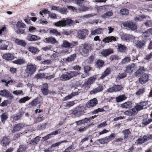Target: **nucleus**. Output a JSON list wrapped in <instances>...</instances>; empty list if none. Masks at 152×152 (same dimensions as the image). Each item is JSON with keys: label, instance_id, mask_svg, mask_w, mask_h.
Masks as SVG:
<instances>
[{"label": "nucleus", "instance_id": "24", "mask_svg": "<svg viewBox=\"0 0 152 152\" xmlns=\"http://www.w3.org/2000/svg\"><path fill=\"white\" fill-rule=\"evenodd\" d=\"M76 57V54H74L70 55L69 57H67L66 58L63 59L64 61L66 62H69L74 61Z\"/></svg>", "mask_w": 152, "mask_h": 152}, {"label": "nucleus", "instance_id": "63", "mask_svg": "<svg viewBox=\"0 0 152 152\" xmlns=\"http://www.w3.org/2000/svg\"><path fill=\"white\" fill-rule=\"evenodd\" d=\"M126 74L125 73L120 74L118 76L117 79L118 80H120L121 79L125 77L126 76Z\"/></svg>", "mask_w": 152, "mask_h": 152}, {"label": "nucleus", "instance_id": "17", "mask_svg": "<svg viewBox=\"0 0 152 152\" xmlns=\"http://www.w3.org/2000/svg\"><path fill=\"white\" fill-rule=\"evenodd\" d=\"M48 85L47 83L43 84L41 90L42 93L44 95H47L48 93Z\"/></svg>", "mask_w": 152, "mask_h": 152}, {"label": "nucleus", "instance_id": "8", "mask_svg": "<svg viewBox=\"0 0 152 152\" xmlns=\"http://www.w3.org/2000/svg\"><path fill=\"white\" fill-rule=\"evenodd\" d=\"M88 34L87 30L85 29L80 30L77 31V37L80 39H83L85 38Z\"/></svg>", "mask_w": 152, "mask_h": 152}, {"label": "nucleus", "instance_id": "60", "mask_svg": "<svg viewBox=\"0 0 152 152\" xmlns=\"http://www.w3.org/2000/svg\"><path fill=\"white\" fill-rule=\"evenodd\" d=\"M89 127V126L86 127L82 126L80 127L78 129V131L82 132L85 131Z\"/></svg>", "mask_w": 152, "mask_h": 152}, {"label": "nucleus", "instance_id": "27", "mask_svg": "<svg viewBox=\"0 0 152 152\" xmlns=\"http://www.w3.org/2000/svg\"><path fill=\"white\" fill-rule=\"evenodd\" d=\"M116 40V38L113 36H109L104 38L102 41L105 43H108Z\"/></svg>", "mask_w": 152, "mask_h": 152}, {"label": "nucleus", "instance_id": "42", "mask_svg": "<svg viewBox=\"0 0 152 152\" xmlns=\"http://www.w3.org/2000/svg\"><path fill=\"white\" fill-rule=\"evenodd\" d=\"M27 148V146L26 145H20L19 148L17 150V152H24Z\"/></svg>", "mask_w": 152, "mask_h": 152}, {"label": "nucleus", "instance_id": "56", "mask_svg": "<svg viewBox=\"0 0 152 152\" xmlns=\"http://www.w3.org/2000/svg\"><path fill=\"white\" fill-rule=\"evenodd\" d=\"M144 45V44L143 43V42L138 41H137L136 44V46L140 48L143 46Z\"/></svg>", "mask_w": 152, "mask_h": 152}, {"label": "nucleus", "instance_id": "51", "mask_svg": "<svg viewBox=\"0 0 152 152\" xmlns=\"http://www.w3.org/2000/svg\"><path fill=\"white\" fill-rule=\"evenodd\" d=\"M75 104L74 101H70L66 103L65 107H69L73 106Z\"/></svg>", "mask_w": 152, "mask_h": 152}, {"label": "nucleus", "instance_id": "6", "mask_svg": "<svg viewBox=\"0 0 152 152\" xmlns=\"http://www.w3.org/2000/svg\"><path fill=\"white\" fill-rule=\"evenodd\" d=\"M77 44V42H75L69 43L66 40H64L62 42L61 46L65 48H72Z\"/></svg>", "mask_w": 152, "mask_h": 152}, {"label": "nucleus", "instance_id": "29", "mask_svg": "<svg viewBox=\"0 0 152 152\" xmlns=\"http://www.w3.org/2000/svg\"><path fill=\"white\" fill-rule=\"evenodd\" d=\"M3 58L7 60H11L14 58V56L10 53H6L4 54L3 56Z\"/></svg>", "mask_w": 152, "mask_h": 152}, {"label": "nucleus", "instance_id": "1", "mask_svg": "<svg viewBox=\"0 0 152 152\" xmlns=\"http://www.w3.org/2000/svg\"><path fill=\"white\" fill-rule=\"evenodd\" d=\"M85 113L83 107H78L76 108L74 110H71L69 111L70 114H72L77 117H79Z\"/></svg>", "mask_w": 152, "mask_h": 152}, {"label": "nucleus", "instance_id": "18", "mask_svg": "<svg viewBox=\"0 0 152 152\" xmlns=\"http://www.w3.org/2000/svg\"><path fill=\"white\" fill-rule=\"evenodd\" d=\"M149 77L147 74L143 75L142 77L139 79V82L141 84H143L145 83L148 80Z\"/></svg>", "mask_w": 152, "mask_h": 152}, {"label": "nucleus", "instance_id": "32", "mask_svg": "<svg viewBox=\"0 0 152 152\" xmlns=\"http://www.w3.org/2000/svg\"><path fill=\"white\" fill-rule=\"evenodd\" d=\"M10 142L9 140L7 137H4L1 140V142L2 145L4 146L8 145Z\"/></svg>", "mask_w": 152, "mask_h": 152}, {"label": "nucleus", "instance_id": "14", "mask_svg": "<svg viewBox=\"0 0 152 152\" xmlns=\"http://www.w3.org/2000/svg\"><path fill=\"white\" fill-rule=\"evenodd\" d=\"M98 103L97 100L94 98L89 101L86 104V106L89 108L93 107L95 106Z\"/></svg>", "mask_w": 152, "mask_h": 152}, {"label": "nucleus", "instance_id": "2", "mask_svg": "<svg viewBox=\"0 0 152 152\" xmlns=\"http://www.w3.org/2000/svg\"><path fill=\"white\" fill-rule=\"evenodd\" d=\"M73 23V22L71 20L67 19L66 20H64L55 23L54 25L57 26L63 27L65 26L66 25H69Z\"/></svg>", "mask_w": 152, "mask_h": 152}, {"label": "nucleus", "instance_id": "46", "mask_svg": "<svg viewBox=\"0 0 152 152\" xmlns=\"http://www.w3.org/2000/svg\"><path fill=\"white\" fill-rule=\"evenodd\" d=\"M60 79L61 80L66 81L69 80V79L66 73V74H63L61 76Z\"/></svg>", "mask_w": 152, "mask_h": 152}, {"label": "nucleus", "instance_id": "19", "mask_svg": "<svg viewBox=\"0 0 152 152\" xmlns=\"http://www.w3.org/2000/svg\"><path fill=\"white\" fill-rule=\"evenodd\" d=\"M43 41L46 43H50L52 44H54L57 42L56 39L53 37L46 38Z\"/></svg>", "mask_w": 152, "mask_h": 152}, {"label": "nucleus", "instance_id": "25", "mask_svg": "<svg viewBox=\"0 0 152 152\" xmlns=\"http://www.w3.org/2000/svg\"><path fill=\"white\" fill-rule=\"evenodd\" d=\"M69 79L71 78L77 76L79 74V73L76 71H69L66 72Z\"/></svg>", "mask_w": 152, "mask_h": 152}, {"label": "nucleus", "instance_id": "44", "mask_svg": "<svg viewBox=\"0 0 152 152\" xmlns=\"http://www.w3.org/2000/svg\"><path fill=\"white\" fill-rule=\"evenodd\" d=\"M98 141L101 144H104L110 142L107 137L99 139Z\"/></svg>", "mask_w": 152, "mask_h": 152}, {"label": "nucleus", "instance_id": "53", "mask_svg": "<svg viewBox=\"0 0 152 152\" xmlns=\"http://www.w3.org/2000/svg\"><path fill=\"white\" fill-rule=\"evenodd\" d=\"M130 61V59L129 57H126L121 61V64H125Z\"/></svg>", "mask_w": 152, "mask_h": 152}, {"label": "nucleus", "instance_id": "49", "mask_svg": "<svg viewBox=\"0 0 152 152\" xmlns=\"http://www.w3.org/2000/svg\"><path fill=\"white\" fill-rule=\"evenodd\" d=\"M1 120L2 122L4 123L8 118L7 115L6 113H3L1 116Z\"/></svg>", "mask_w": 152, "mask_h": 152}, {"label": "nucleus", "instance_id": "57", "mask_svg": "<svg viewBox=\"0 0 152 152\" xmlns=\"http://www.w3.org/2000/svg\"><path fill=\"white\" fill-rule=\"evenodd\" d=\"M105 110L103 108H98V109L94 110L92 112L93 114H96L98 113L99 112H104Z\"/></svg>", "mask_w": 152, "mask_h": 152}, {"label": "nucleus", "instance_id": "47", "mask_svg": "<svg viewBox=\"0 0 152 152\" xmlns=\"http://www.w3.org/2000/svg\"><path fill=\"white\" fill-rule=\"evenodd\" d=\"M50 34L57 36H60L61 35L60 32H58L55 29L51 30L50 31Z\"/></svg>", "mask_w": 152, "mask_h": 152}, {"label": "nucleus", "instance_id": "37", "mask_svg": "<svg viewBox=\"0 0 152 152\" xmlns=\"http://www.w3.org/2000/svg\"><path fill=\"white\" fill-rule=\"evenodd\" d=\"M113 15V13L112 11H108L106 12L104 14L101 16L102 18H107L110 17Z\"/></svg>", "mask_w": 152, "mask_h": 152}, {"label": "nucleus", "instance_id": "20", "mask_svg": "<svg viewBox=\"0 0 152 152\" xmlns=\"http://www.w3.org/2000/svg\"><path fill=\"white\" fill-rule=\"evenodd\" d=\"M113 53V50L111 49L104 50L101 52L102 55L104 57H106Z\"/></svg>", "mask_w": 152, "mask_h": 152}, {"label": "nucleus", "instance_id": "22", "mask_svg": "<svg viewBox=\"0 0 152 152\" xmlns=\"http://www.w3.org/2000/svg\"><path fill=\"white\" fill-rule=\"evenodd\" d=\"M7 43V41L0 39V50H7L8 46L5 44Z\"/></svg>", "mask_w": 152, "mask_h": 152}, {"label": "nucleus", "instance_id": "54", "mask_svg": "<svg viewBox=\"0 0 152 152\" xmlns=\"http://www.w3.org/2000/svg\"><path fill=\"white\" fill-rule=\"evenodd\" d=\"M30 98L28 97H24L20 99L19 100V102L20 103H25L26 101L28 100Z\"/></svg>", "mask_w": 152, "mask_h": 152}, {"label": "nucleus", "instance_id": "9", "mask_svg": "<svg viewBox=\"0 0 152 152\" xmlns=\"http://www.w3.org/2000/svg\"><path fill=\"white\" fill-rule=\"evenodd\" d=\"M0 96L5 97L10 99L13 98V96L10 93L6 90L0 91Z\"/></svg>", "mask_w": 152, "mask_h": 152}, {"label": "nucleus", "instance_id": "50", "mask_svg": "<svg viewBox=\"0 0 152 152\" xmlns=\"http://www.w3.org/2000/svg\"><path fill=\"white\" fill-rule=\"evenodd\" d=\"M152 122V118H150L146 119V120H144L142 122V124L145 126L147 125Z\"/></svg>", "mask_w": 152, "mask_h": 152}, {"label": "nucleus", "instance_id": "41", "mask_svg": "<svg viewBox=\"0 0 152 152\" xmlns=\"http://www.w3.org/2000/svg\"><path fill=\"white\" fill-rule=\"evenodd\" d=\"M88 121V119L86 118L84 119L76 121L75 123L77 125H79L81 124L86 123Z\"/></svg>", "mask_w": 152, "mask_h": 152}, {"label": "nucleus", "instance_id": "7", "mask_svg": "<svg viewBox=\"0 0 152 152\" xmlns=\"http://www.w3.org/2000/svg\"><path fill=\"white\" fill-rule=\"evenodd\" d=\"M124 113L125 115L131 117L129 118V119L131 120L133 119V117L134 116V115L136 114L137 113L135 109L132 108L124 112Z\"/></svg>", "mask_w": 152, "mask_h": 152}, {"label": "nucleus", "instance_id": "13", "mask_svg": "<svg viewBox=\"0 0 152 152\" xmlns=\"http://www.w3.org/2000/svg\"><path fill=\"white\" fill-rule=\"evenodd\" d=\"M81 49L82 52L84 54H87L91 49V45L87 44L83 45Z\"/></svg>", "mask_w": 152, "mask_h": 152}, {"label": "nucleus", "instance_id": "59", "mask_svg": "<svg viewBox=\"0 0 152 152\" xmlns=\"http://www.w3.org/2000/svg\"><path fill=\"white\" fill-rule=\"evenodd\" d=\"M119 58L118 56L116 55H111L110 57V60L111 61L118 60Z\"/></svg>", "mask_w": 152, "mask_h": 152}, {"label": "nucleus", "instance_id": "26", "mask_svg": "<svg viewBox=\"0 0 152 152\" xmlns=\"http://www.w3.org/2000/svg\"><path fill=\"white\" fill-rule=\"evenodd\" d=\"M152 35V28L147 30L145 32L143 33V36L145 38L151 36Z\"/></svg>", "mask_w": 152, "mask_h": 152}, {"label": "nucleus", "instance_id": "35", "mask_svg": "<svg viewBox=\"0 0 152 152\" xmlns=\"http://www.w3.org/2000/svg\"><path fill=\"white\" fill-rule=\"evenodd\" d=\"M15 42L18 45L23 46H25L26 45V43L25 41L20 40L18 39H17L15 40Z\"/></svg>", "mask_w": 152, "mask_h": 152}, {"label": "nucleus", "instance_id": "61", "mask_svg": "<svg viewBox=\"0 0 152 152\" xmlns=\"http://www.w3.org/2000/svg\"><path fill=\"white\" fill-rule=\"evenodd\" d=\"M84 72L88 73L91 69V68L89 66H86L84 67Z\"/></svg>", "mask_w": 152, "mask_h": 152}, {"label": "nucleus", "instance_id": "10", "mask_svg": "<svg viewBox=\"0 0 152 152\" xmlns=\"http://www.w3.org/2000/svg\"><path fill=\"white\" fill-rule=\"evenodd\" d=\"M136 66L135 64L132 63L129 64L126 67L125 72L126 73L131 74L135 70Z\"/></svg>", "mask_w": 152, "mask_h": 152}, {"label": "nucleus", "instance_id": "40", "mask_svg": "<svg viewBox=\"0 0 152 152\" xmlns=\"http://www.w3.org/2000/svg\"><path fill=\"white\" fill-rule=\"evenodd\" d=\"M104 64V62L102 60H98L95 62L96 66L97 67L100 68L102 67Z\"/></svg>", "mask_w": 152, "mask_h": 152}, {"label": "nucleus", "instance_id": "31", "mask_svg": "<svg viewBox=\"0 0 152 152\" xmlns=\"http://www.w3.org/2000/svg\"><path fill=\"white\" fill-rule=\"evenodd\" d=\"M103 29L102 28H98L91 31V34L92 35H95L100 34L102 33Z\"/></svg>", "mask_w": 152, "mask_h": 152}, {"label": "nucleus", "instance_id": "43", "mask_svg": "<svg viewBox=\"0 0 152 152\" xmlns=\"http://www.w3.org/2000/svg\"><path fill=\"white\" fill-rule=\"evenodd\" d=\"M40 137L39 136L37 137L34 138L32 139L30 142V144H31L33 145H34L37 144V143L39 142V138Z\"/></svg>", "mask_w": 152, "mask_h": 152}, {"label": "nucleus", "instance_id": "5", "mask_svg": "<svg viewBox=\"0 0 152 152\" xmlns=\"http://www.w3.org/2000/svg\"><path fill=\"white\" fill-rule=\"evenodd\" d=\"M67 8L70 10H72L73 11H75V12H83L87 10L88 8L85 6H81L78 7V9H76L75 7L72 6H69L67 7Z\"/></svg>", "mask_w": 152, "mask_h": 152}, {"label": "nucleus", "instance_id": "52", "mask_svg": "<svg viewBox=\"0 0 152 152\" xmlns=\"http://www.w3.org/2000/svg\"><path fill=\"white\" fill-rule=\"evenodd\" d=\"M22 115L21 113H18L16 115L13 116V118L15 120H18L20 119Z\"/></svg>", "mask_w": 152, "mask_h": 152}, {"label": "nucleus", "instance_id": "62", "mask_svg": "<svg viewBox=\"0 0 152 152\" xmlns=\"http://www.w3.org/2000/svg\"><path fill=\"white\" fill-rule=\"evenodd\" d=\"M145 25L148 27H152V20L147 21L145 23Z\"/></svg>", "mask_w": 152, "mask_h": 152}, {"label": "nucleus", "instance_id": "33", "mask_svg": "<svg viewBox=\"0 0 152 152\" xmlns=\"http://www.w3.org/2000/svg\"><path fill=\"white\" fill-rule=\"evenodd\" d=\"M111 69L110 68H106L103 74L100 77V79H103L106 76L108 75L110 73Z\"/></svg>", "mask_w": 152, "mask_h": 152}, {"label": "nucleus", "instance_id": "30", "mask_svg": "<svg viewBox=\"0 0 152 152\" xmlns=\"http://www.w3.org/2000/svg\"><path fill=\"white\" fill-rule=\"evenodd\" d=\"M28 50L34 54H37L39 52L37 48L32 46L29 47L28 48Z\"/></svg>", "mask_w": 152, "mask_h": 152}, {"label": "nucleus", "instance_id": "12", "mask_svg": "<svg viewBox=\"0 0 152 152\" xmlns=\"http://www.w3.org/2000/svg\"><path fill=\"white\" fill-rule=\"evenodd\" d=\"M123 26L126 27H128L132 30H135L137 28L136 26L132 22L127 21L123 23Z\"/></svg>", "mask_w": 152, "mask_h": 152}, {"label": "nucleus", "instance_id": "34", "mask_svg": "<svg viewBox=\"0 0 152 152\" xmlns=\"http://www.w3.org/2000/svg\"><path fill=\"white\" fill-rule=\"evenodd\" d=\"M132 105L131 102L129 101H128L122 104L121 107L123 108H129L131 107Z\"/></svg>", "mask_w": 152, "mask_h": 152}, {"label": "nucleus", "instance_id": "15", "mask_svg": "<svg viewBox=\"0 0 152 152\" xmlns=\"http://www.w3.org/2000/svg\"><path fill=\"white\" fill-rule=\"evenodd\" d=\"M122 86L119 85H115L112 87L109 88L107 91L108 92H112L119 91L121 89Z\"/></svg>", "mask_w": 152, "mask_h": 152}, {"label": "nucleus", "instance_id": "23", "mask_svg": "<svg viewBox=\"0 0 152 152\" xmlns=\"http://www.w3.org/2000/svg\"><path fill=\"white\" fill-rule=\"evenodd\" d=\"M27 39L28 41H33L39 40L40 39V38L39 37H38L37 36L35 35L29 34L27 37Z\"/></svg>", "mask_w": 152, "mask_h": 152}, {"label": "nucleus", "instance_id": "58", "mask_svg": "<svg viewBox=\"0 0 152 152\" xmlns=\"http://www.w3.org/2000/svg\"><path fill=\"white\" fill-rule=\"evenodd\" d=\"M45 75L44 73H41L39 74H37L35 75L34 77L37 78V79L41 78H44L45 77Z\"/></svg>", "mask_w": 152, "mask_h": 152}, {"label": "nucleus", "instance_id": "36", "mask_svg": "<svg viewBox=\"0 0 152 152\" xmlns=\"http://www.w3.org/2000/svg\"><path fill=\"white\" fill-rule=\"evenodd\" d=\"M103 89V88L102 86H99L98 87L95 88L91 91L90 92V93L92 94H95L97 92L102 91Z\"/></svg>", "mask_w": 152, "mask_h": 152}, {"label": "nucleus", "instance_id": "4", "mask_svg": "<svg viewBox=\"0 0 152 152\" xmlns=\"http://www.w3.org/2000/svg\"><path fill=\"white\" fill-rule=\"evenodd\" d=\"M36 66L34 65L30 64L27 65L25 70L26 72L30 76L33 75L36 71Z\"/></svg>", "mask_w": 152, "mask_h": 152}, {"label": "nucleus", "instance_id": "48", "mask_svg": "<svg viewBox=\"0 0 152 152\" xmlns=\"http://www.w3.org/2000/svg\"><path fill=\"white\" fill-rule=\"evenodd\" d=\"M122 132L124 135V138L125 139L128 137L130 133V131L129 129H126L123 131Z\"/></svg>", "mask_w": 152, "mask_h": 152}, {"label": "nucleus", "instance_id": "38", "mask_svg": "<svg viewBox=\"0 0 152 152\" xmlns=\"http://www.w3.org/2000/svg\"><path fill=\"white\" fill-rule=\"evenodd\" d=\"M126 99V97L124 95H122L117 97L116 100L117 102H119L125 100Z\"/></svg>", "mask_w": 152, "mask_h": 152}, {"label": "nucleus", "instance_id": "21", "mask_svg": "<svg viewBox=\"0 0 152 152\" xmlns=\"http://www.w3.org/2000/svg\"><path fill=\"white\" fill-rule=\"evenodd\" d=\"M121 38L124 41H128L130 39H134V37L132 35L123 34L121 36Z\"/></svg>", "mask_w": 152, "mask_h": 152}, {"label": "nucleus", "instance_id": "55", "mask_svg": "<svg viewBox=\"0 0 152 152\" xmlns=\"http://www.w3.org/2000/svg\"><path fill=\"white\" fill-rule=\"evenodd\" d=\"M17 26L18 28H25L26 27V25L23 23L20 22L18 21L16 25Z\"/></svg>", "mask_w": 152, "mask_h": 152}, {"label": "nucleus", "instance_id": "39", "mask_svg": "<svg viewBox=\"0 0 152 152\" xmlns=\"http://www.w3.org/2000/svg\"><path fill=\"white\" fill-rule=\"evenodd\" d=\"M126 47L121 44L118 45V50L121 52H124L126 50Z\"/></svg>", "mask_w": 152, "mask_h": 152}, {"label": "nucleus", "instance_id": "11", "mask_svg": "<svg viewBox=\"0 0 152 152\" xmlns=\"http://www.w3.org/2000/svg\"><path fill=\"white\" fill-rule=\"evenodd\" d=\"M152 139V135H145L142 137L139 138L137 140V142L139 144H141L146 142L150 139Z\"/></svg>", "mask_w": 152, "mask_h": 152}, {"label": "nucleus", "instance_id": "28", "mask_svg": "<svg viewBox=\"0 0 152 152\" xmlns=\"http://www.w3.org/2000/svg\"><path fill=\"white\" fill-rule=\"evenodd\" d=\"M107 5L98 6L96 8V10L97 12H104L107 10Z\"/></svg>", "mask_w": 152, "mask_h": 152}, {"label": "nucleus", "instance_id": "3", "mask_svg": "<svg viewBox=\"0 0 152 152\" xmlns=\"http://www.w3.org/2000/svg\"><path fill=\"white\" fill-rule=\"evenodd\" d=\"M96 79L95 76L89 77L87 80H85L84 83L82 85V87L88 89L90 85L93 84Z\"/></svg>", "mask_w": 152, "mask_h": 152}, {"label": "nucleus", "instance_id": "45", "mask_svg": "<svg viewBox=\"0 0 152 152\" xmlns=\"http://www.w3.org/2000/svg\"><path fill=\"white\" fill-rule=\"evenodd\" d=\"M119 13L122 15H127L129 14V11L126 9H123L120 11Z\"/></svg>", "mask_w": 152, "mask_h": 152}, {"label": "nucleus", "instance_id": "64", "mask_svg": "<svg viewBox=\"0 0 152 152\" xmlns=\"http://www.w3.org/2000/svg\"><path fill=\"white\" fill-rule=\"evenodd\" d=\"M66 10L67 9L66 8H59L58 12L61 13H64L66 12Z\"/></svg>", "mask_w": 152, "mask_h": 152}, {"label": "nucleus", "instance_id": "16", "mask_svg": "<svg viewBox=\"0 0 152 152\" xmlns=\"http://www.w3.org/2000/svg\"><path fill=\"white\" fill-rule=\"evenodd\" d=\"M24 126L23 124L21 123L16 124L14 126L13 129L12 130V132L13 133H14L19 131L22 129Z\"/></svg>", "mask_w": 152, "mask_h": 152}]
</instances>
